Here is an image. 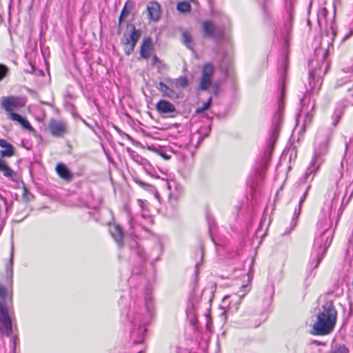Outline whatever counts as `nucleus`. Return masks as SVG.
Segmentation results:
<instances>
[{"label": "nucleus", "instance_id": "680f3d73", "mask_svg": "<svg viewBox=\"0 0 353 353\" xmlns=\"http://www.w3.org/2000/svg\"><path fill=\"white\" fill-rule=\"evenodd\" d=\"M201 253H202V255L203 254V248H201Z\"/></svg>", "mask_w": 353, "mask_h": 353}, {"label": "nucleus", "instance_id": "c9c22d12", "mask_svg": "<svg viewBox=\"0 0 353 353\" xmlns=\"http://www.w3.org/2000/svg\"><path fill=\"white\" fill-rule=\"evenodd\" d=\"M151 65L160 70L162 66V63L157 55H154L152 58Z\"/></svg>", "mask_w": 353, "mask_h": 353}, {"label": "nucleus", "instance_id": "6e6552de", "mask_svg": "<svg viewBox=\"0 0 353 353\" xmlns=\"http://www.w3.org/2000/svg\"><path fill=\"white\" fill-rule=\"evenodd\" d=\"M12 332L11 316L5 303L0 301V332L9 336L12 334Z\"/></svg>", "mask_w": 353, "mask_h": 353}, {"label": "nucleus", "instance_id": "f704fd0d", "mask_svg": "<svg viewBox=\"0 0 353 353\" xmlns=\"http://www.w3.org/2000/svg\"><path fill=\"white\" fill-rule=\"evenodd\" d=\"M349 350L345 347V345H341L336 346L330 353H348Z\"/></svg>", "mask_w": 353, "mask_h": 353}, {"label": "nucleus", "instance_id": "f257e3e1", "mask_svg": "<svg viewBox=\"0 0 353 353\" xmlns=\"http://www.w3.org/2000/svg\"><path fill=\"white\" fill-rule=\"evenodd\" d=\"M159 260V256L155 258L151 263V273L147 272L145 279L147 284L143 288L135 285L131 288L130 294L132 297H134V303L138 301V294H141L144 296V308L145 312L144 314L137 316V312L130 310L128 314L130 322L134 327L130 333V338L134 344H139L143 342L145 334L147 332L146 324L149 323L153 319L154 315V305L152 296V288L151 282L155 281L156 269L154 267V261Z\"/></svg>", "mask_w": 353, "mask_h": 353}, {"label": "nucleus", "instance_id": "72a5a7b5", "mask_svg": "<svg viewBox=\"0 0 353 353\" xmlns=\"http://www.w3.org/2000/svg\"><path fill=\"white\" fill-rule=\"evenodd\" d=\"M9 72L8 68L3 64H0V81L3 80Z\"/></svg>", "mask_w": 353, "mask_h": 353}, {"label": "nucleus", "instance_id": "de8ad7c7", "mask_svg": "<svg viewBox=\"0 0 353 353\" xmlns=\"http://www.w3.org/2000/svg\"><path fill=\"white\" fill-rule=\"evenodd\" d=\"M294 0H285L287 9L289 10L292 8Z\"/></svg>", "mask_w": 353, "mask_h": 353}, {"label": "nucleus", "instance_id": "4c0bfd02", "mask_svg": "<svg viewBox=\"0 0 353 353\" xmlns=\"http://www.w3.org/2000/svg\"><path fill=\"white\" fill-rule=\"evenodd\" d=\"M189 81L186 77L181 76L178 78V85L183 88H185L188 85Z\"/></svg>", "mask_w": 353, "mask_h": 353}, {"label": "nucleus", "instance_id": "774afa93", "mask_svg": "<svg viewBox=\"0 0 353 353\" xmlns=\"http://www.w3.org/2000/svg\"><path fill=\"white\" fill-rule=\"evenodd\" d=\"M314 343H316V344H320V343H319V342L316 341H315Z\"/></svg>", "mask_w": 353, "mask_h": 353}, {"label": "nucleus", "instance_id": "ddd939ff", "mask_svg": "<svg viewBox=\"0 0 353 353\" xmlns=\"http://www.w3.org/2000/svg\"><path fill=\"white\" fill-rule=\"evenodd\" d=\"M48 128L51 134L56 137H61L68 132L65 122L60 120H50L48 123Z\"/></svg>", "mask_w": 353, "mask_h": 353}, {"label": "nucleus", "instance_id": "1a4fd4ad", "mask_svg": "<svg viewBox=\"0 0 353 353\" xmlns=\"http://www.w3.org/2000/svg\"><path fill=\"white\" fill-rule=\"evenodd\" d=\"M331 221L322 219L317 223L319 230V236L315 239L319 243H331L333 239L334 231L330 229Z\"/></svg>", "mask_w": 353, "mask_h": 353}, {"label": "nucleus", "instance_id": "b1692460", "mask_svg": "<svg viewBox=\"0 0 353 353\" xmlns=\"http://www.w3.org/2000/svg\"><path fill=\"white\" fill-rule=\"evenodd\" d=\"M56 171L61 178H62L66 181H70L72 178V175L70 171L63 163L57 164V165L56 167Z\"/></svg>", "mask_w": 353, "mask_h": 353}, {"label": "nucleus", "instance_id": "864d4df0", "mask_svg": "<svg viewBox=\"0 0 353 353\" xmlns=\"http://www.w3.org/2000/svg\"><path fill=\"white\" fill-rule=\"evenodd\" d=\"M316 92V90H314V92H310V89L307 91V93H306V95H305V97H307V95L308 94H314V92Z\"/></svg>", "mask_w": 353, "mask_h": 353}, {"label": "nucleus", "instance_id": "e2e57ef3", "mask_svg": "<svg viewBox=\"0 0 353 353\" xmlns=\"http://www.w3.org/2000/svg\"><path fill=\"white\" fill-rule=\"evenodd\" d=\"M132 220L130 221V224L131 225V228L132 227Z\"/></svg>", "mask_w": 353, "mask_h": 353}, {"label": "nucleus", "instance_id": "79ce46f5", "mask_svg": "<svg viewBox=\"0 0 353 353\" xmlns=\"http://www.w3.org/2000/svg\"><path fill=\"white\" fill-rule=\"evenodd\" d=\"M165 83H167L168 85H169L170 87L172 88L173 90L175 88V87L176 86V83L174 81V80H171V79H165Z\"/></svg>", "mask_w": 353, "mask_h": 353}, {"label": "nucleus", "instance_id": "f03ea898", "mask_svg": "<svg viewBox=\"0 0 353 353\" xmlns=\"http://www.w3.org/2000/svg\"><path fill=\"white\" fill-rule=\"evenodd\" d=\"M284 72L282 74L281 82L279 86L278 97V109L274 114L272 121V128L270 139L268 141L267 148L264 151L263 155L257 160L256 165L254 168L253 176L250 175L247 183L253 188L262 181L266 163L270 157L272 150H273L274 142L279 132L280 124L282 120L283 111L284 108Z\"/></svg>", "mask_w": 353, "mask_h": 353}, {"label": "nucleus", "instance_id": "8fccbe9b", "mask_svg": "<svg viewBox=\"0 0 353 353\" xmlns=\"http://www.w3.org/2000/svg\"><path fill=\"white\" fill-rule=\"evenodd\" d=\"M160 155L165 159H169L170 158V156L167 154L163 150H161Z\"/></svg>", "mask_w": 353, "mask_h": 353}, {"label": "nucleus", "instance_id": "7ed1b4c3", "mask_svg": "<svg viewBox=\"0 0 353 353\" xmlns=\"http://www.w3.org/2000/svg\"><path fill=\"white\" fill-rule=\"evenodd\" d=\"M323 311L316 316L310 333L313 335H327L332 332L336 322L337 312L332 301H327L322 306Z\"/></svg>", "mask_w": 353, "mask_h": 353}, {"label": "nucleus", "instance_id": "09e8293b", "mask_svg": "<svg viewBox=\"0 0 353 353\" xmlns=\"http://www.w3.org/2000/svg\"><path fill=\"white\" fill-rule=\"evenodd\" d=\"M312 115L307 112L306 116H305V121H304V125H305L307 122L310 123L311 119H312Z\"/></svg>", "mask_w": 353, "mask_h": 353}, {"label": "nucleus", "instance_id": "a18cd8bd", "mask_svg": "<svg viewBox=\"0 0 353 353\" xmlns=\"http://www.w3.org/2000/svg\"><path fill=\"white\" fill-rule=\"evenodd\" d=\"M194 134H196V137H197V144L199 143L203 139V137H205L207 136V134H205L203 137L201 136V132L197 131Z\"/></svg>", "mask_w": 353, "mask_h": 353}, {"label": "nucleus", "instance_id": "ea45409f", "mask_svg": "<svg viewBox=\"0 0 353 353\" xmlns=\"http://www.w3.org/2000/svg\"><path fill=\"white\" fill-rule=\"evenodd\" d=\"M172 183H173V185H174V188H176V183L174 180L172 181ZM165 186L167 187L168 190H170L172 187V185L171 184V182L168 181V180H166L165 181Z\"/></svg>", "mask_w": 353, "mask_h": 353}, {"label": "nucleus", "instance_id": "393cba45", "mask_svg": "<svg viewBox=\"0 0 353 353\" xmlns=\"http://www.w3.org/2000/svg\"><path fill=\"white\" fill-rule=\"evenodd\" d=\"M134 6V3L131 1H127L121 12L120 16L119 17V26H121L122 22L125 20V17L130 14L132 8Z\"/></svg>", "mask_w": 353, "mask_h": 353}, {"label": "nucleus", "instance_id": "473e14b6", "mask_svg": "<svg viewBox=\"0 0 353 353\" xmlns=\"http://www.w3.org/2000/svg\"><path fill=\"white\" fill-rule=\"evenodd\" d=\"M212 97H210L208 99V100L205 103H204L201 107L198 108L196 110V113L200 114V113L203 112L207 109H208L212 104Z\"/></svg>", "mask_w": 353, "mask_h": 353}, {"label": "nucleus", "instance_id": "0e129e2a", "mask_svg": "<svg viewBox=\"0 0 353 353\" xmlns=\"http://www.w3.org/2000/svg\"><path fill=\"white\" fill-rule=\"evenodd\" d=\"M123 244H119V248H122V247H123Z\"/></svg>", "mask_w": 353, "mask_h": 353}, {"label": "nucleus", "instance_id": "dca6fc26", "mask_svg": "<svg viewBox=\"0 0 353 353\" xmlns=\"http://www.w3.org/2000/svg\"><path fill=\"white\" fill-rule=\"evenodd\" d=\"M108 229L113 239L117 243H122L124 239V233L121 227L114 223L109 224Z\"/></svg>", "mask_w": 353, "mask_h": 353}, {"label": "nucleus", "instance_id": "c756f323", "mask_svg": "<svg viewBox=\"0 0 353 353\" xmlns=\"http://www.w3.org/2000/svg\"><path fill=\"white\" fill-rule=\"evenodd\" d=\"M157 88L163 94L164 96L171 97L174 94L173 88L164 82H160Z\"/></svg>", "mask_w": 353, "mask_h": 353}, {"label": "nucleus", "instance_id": "cd10ccee", "mask_svg": "<svg viewBox=\"0 0 353 353\" xmlns=\"http://www.w3.org/2000/svg\"><path fill=\"white\" fill-rule=\"evenodd\" d=\"M328 246H322L321 245H319L316 248H315L316 251V263L315 265V268H317L321 263V260L324 257V254H325Z\"/></svg>", "mask_w": 353, "mask_h": 353}, {"label": "nucleus", "instance_id": "603ef678", "mask_svg": "<svg viewBox=\"0 0 353 353\" xmlns=\"http://www.w3.org/2000/svg\"><path fill=\"white\" fill-rule=\"evenodd\" d=\"M200 265V263H197L196 265H195V274H197L199 273L198 272V268Z\"/></svg>", "mask_w": 353, "mask_h": 353}, {"label": "nucleus", "instance_id": "f8f14e48", "mask_svg": "<svg viewBox=\"0 0 353 353\" xmlns=\"http://www.w3.org/2000/svg\"><path fill=\"white\" fill-rule=\"evenodd\" d=\"M214 72V67L211 63H206L203 65L199 83L201 90H208L212 83V77Z\"/></svg>", "mask_w": 353, "mask_h": 353}, {"label": "nucleus", "instance_id": "e433bc0d", "mask_svg": "<svg viewBox=\"0 0 353 353\" xmlns=\"http://www.w3.org/2000/svg\"><path fill=\"white\" fill-rule=\"evenodd\" d=\"M328 14V11L327 8H322L320 9V10L318 12V21L320 22L321 19H325L327 17V15Z\"/></svg>", "mask_w": 353, "mask_h": 353}, {"label": "nucleus", "instance_id": "338daca9", "mask_svg": "<svg viewBox=\"0 0 353 353\" xmlns=\"http://www.w3.org/2000/svg\"><path fill=\"white\" fill-rule=\"evenodd\" d=\"M207 130H208V132H210V126H209Z\"/></svg>", "mask_w": 353, "mask_h": 353}, {"label": "nucleus", "instance_id": "0eeeda50", "mask_svg": "<svg viewBox=\"0 0 353 353\" xmlns=\"http://www.w3.org/2000/svg\"><path fill=\"white\" fill-rule=\"evenodd\" d=\"M12 332L11 316L5 303L0 301V332L9 336L12 334Z\"/></svg>", "mask_w": 353, "mask_h": 353}, {"label": "nucleus", "instance_id": "a19ab883", "mask_svg": "<svg viewBox=\"0 0 353 353\" xmlns=\"http://www.w3.org/2000/svg\"><path fill=\"white\" fill-rule=\"evenodd\" d=\"M6 296V289L0 285V298L2 301H4Z\"/></svg>", "mask_w": 353, "mask_h": 353}, {"label": "nucleus", "instance_id": "4468645a", "mask_svg": "<svg viewBox=\"0 0 353 353\" xmlns=\"http://www.w3.org/2000/svg\"><path fill=\"white\" fill-rule=\"evenodd\" d=\"M157 112L163 117H173L176 111L175 106L166 100H160L156 105Z\"/></svg>", "mask_w": 353, "mask_h": 353}, {"label": "nucleus", "instance_id": "f3484780", "mask_svg": "<svg viewBox=\"0 0 353 353\" xmlns=\"http://www.w3.org/2000/svg\"><path fill=\"white\" fill-rule=\"evenodd\" d=\"M180 41L188 49L194 51L195 43L192 34L190 31L182 30Z\"/></svg>", "mask_w": 353, "mask_h": 353}, {"label": "nucleus", "instance_id": "13d9d810", "mask_svg": "<svg viewBox=\"0 0 353 353\" xmlns=\"http://www.w3.org/2000/svg\"><path fill=\"white\" fill-rule=\"evenodd\" d=\"M161 249V246L160 245H159L157 247V250H160Z\"/></svg>", "mask_w": 353, "mask_h": 353}, {"label": "nucleus", "instance_id": "aec40b11", "mask_svg": "<svg viewBox=\"0 0 353 353\" xmlns=\"http://www.w3.org/2000/svg\"><path fill=\"white\" fill-rule=\"evenodd\" d=\"M0 147L4 150H0V156L2 157H11L14 154V146L5 139H0Z\"/></svg>", "mask_w": 353, "mask_h": 353}, {"label": "nucleus", "instance_id": "2f4dec72", "mask_svg": "<svg viewBox=\"0 0 353 353\" xmlns=\"http://www.w3.org/2000/svg\"><path fill=\"white\" fill-rule=\"evenodd\" d=\"M191 10V6L189 2L183 1L178 2V11L181 12H188Z\"/></svg>", "mask_w": 353, "mask_h": 353}, {"label": "nucleus", "instance_id": "052dcab7", "mask_svg": "<svg viewBox=\"0 0 353 353\" xmlns=\"http://www.w3.org/2000/svg\"><path fill=\"white\" fill-rule=\"evenodd\" d=\"M305 100V99H302L301 100V104H303V103H304Z\"/></svg>", "mask_w": 353, "mask_h": 353}, {"label": "nucleus", "instance_id": "4be33fe9", "mask_svg": "<svg viewBox=\"0 0 353 353\" xmlns=\"http://www.w3.org/2000/svg\"><path fill=\"white\" fill-rule=\"evenodd\" d=\"M310 188V185H308L305 191L304 192L303 194L300 198V200H299V208H298V210L295 209L293 217L292 219V221H291V228L292 229H293L296 226V219H297V218L299 217V216L300 214V212H301V210L302 204L305 201V199L307 197V192H308Z\"/></svg>", "mask_w": 353, "mask_h": 353}, {"label": "nucleus", "instance_id": "bb28decb", "mask_svg": "<svg viewBox=\"0 0 353 353\" xmlns=\"http://www.w3.org/2000/svg\"><path fill=\"white\" fill-rule=\"evenodd\" d=\"M196 134L190 135L188 132L180 137L179 142H178V146L179 148H187L188 145L194 141Z\"/></svg>", "mask_w": 353, "mask_h": 353}, {"label": "nucleus", "instance_id": "3c124183", "mask_svg": "<svg viewBox=\"0 0 353 353\" xmlns=\"http://www.w3.org/2000/svg\"><path fill=\"white\" fill-rule=\"evenodd\" d=\"M129 235L132 241H136L139 239H137V236L134 235L132 232H130Z\"/></svg>", "mask_w": 353, "mask_h": 353}, {"label": "nucleus", "instance_id": "69168bd1", "mask_svg": "<svg viewBox=\"0 0 353 353\" xmlns=\"http://www.w3.org/2000/svg\"><path fill=\"white\" fill-rule=\"evenodd\" d=\"M137 353H143V350H139Z\"/></svg>", "mask_w": 353, "mask_h": 353}, {"label": "nucleus", "instance_id": "c03bdc74", "mask_svg": "<svg viewBox=\"0 0 353 353\" xmlns=\"http://www.w3.org/2000/svg\"><path fill=\"white\" fill-rule=\"evenodd\" d=\"M194 134H196V137H197V144L199 143L203 139V137H205L207 136V134H205L203 137L201 136V132L197 131Z\"/></svg>", "mask_w": 353, "mask_h": 353}, {"label": "nucleus", "instance_id": "6ab92c4d", "mask_svg": "<svg viewBox=\"0 0 353 353\" xmlns=\"http://www.w3.org/2000/svg\"><path fill=\"white\" fill-rule=\"evenodd\" d=\"M8 118L12 121H17L24 129H26L30 132L34 131V128L26 117H23L17 113L10 112V114H8Z\"/></svg>", "mask_w": 353, "mask_h": 353}, {"label": "nucleus", "instance_id": "a878e982", "mask_svg": "<svg viewBox=\"0 0 353 353\" xmlns=\"http://www.w3.org/2000/svg\"><path fill=\"white\" fill-rule=\"evenodd\" d=\"M317 156V153L315 152L310 163V165L307 167L306 172L305 173V179L308 178L311 174H312L319 169L321 163H319L318 165H316L318 158Z\"/></svg>", "mask_w": 353, "mask_h": 353}, {"label": "nucleus", "instance_id": "39448f33", "mask_svg": "<svg viewBox=\"0 0 353 353\" xmlns=\"http://www.w3.org/2000/svg\"><path fill=\"white\" fill-rule=\"evenodd\" d=\"M130 251L132 254H135L140 259V265L137 267H134L132 269V276L129 279L130 285H132L134 281L137 279V276H139L143 268V265L146 262L148 255L145 253L143 248L140 244H134L130 247Z\"/></svg>", "mask_w": 353, "mask_h": 353}, {"label": "nucleus", "instance_id": "6e6d98bb", "mask_svg": "<svg viewBox=\"0 0 353 353\" xmlns=\"http://www.w3.org/2000/svg\"><path fill=\"white\" fill-rule=\"evenodd\" d=\"M136 182L139 184L141 186H143L144 185V183L143 182H141V181H139V180H136Z\"/></svg>", "mask_w": 353, "mask_h": 353}, {"label": "nucleus", "instance_id": "58836bf2", "mask_svg": "<svg viewBox=\"0 0 353 353\" xmlns=\"http://www.w3.org/2000/svg\"><path fill=\"white\" fill-rule=\"evenodd\" d=\"M19 339L17 336H13L11 338V343H12V352L15 353L16 352V347L17 343H19Z\"/></svg>", "mask_w": 353, "mask_h": 353}, {"label": "nucleus", "instance_id": "2eb2a0df", "mask_svg": "<svg viewBox=\"0 0 353 353\" xmlns=\"http://www.w3.org/2000/svg\"><path fill=\"white\" fill-rule=\"evenodd\" d=\"M148 16L150 21L157 22L161 18V6L157 1H150L147 5Z\"/></svg>", "mask_w": 353, "mask_h": 353}, {"label": "nucleus", "instance_id": "423d86ee", "mask_svg": "<svg viewBox=\"0 0 353 353\" xmlns=\"http://www.w3.org/2000/svg\"><path fill=\"white\" fill-rule=\"evenodd\" d=\"M324 64V61L321 64L318 63L319 67L313 68V61L309 63V65L311 68L309 72V87H310L311 92H314L316 85H318L316 92L320 90V87L323 82L322 77L325 74L327 70V67H325V70L323 71L322 70V66Z\"/></svg>", "mask_w": 353, "mask_h": 353}, {"label": "nucleus", "instance_id": "20e7f679", "mask_svg": "<svg viewBox=\"0 0 353 353\" xmlns=\"http://www.w3.org/2000/svg\"><path fill=\"white\" fill-rule=\"evenodd\" d=\"M127 30L130 32V34H123V46L125 54L129 56L134 50L136 44L141 37V31L137 30L132 23L127 25Z\"/></svg>", "mask_w": 353, "mask_h": 353}, {"label": "nucleus", "instance_id": "4d7b16f0", "mask_svg": "<svg viewBox=\"0 0 353 353\" xmlns=\"http://www.w3.org/2000/svg\"><path fill=\"white\" fill-rule=\"evenodd\" d=\"M352 34V32H350V33H349L348 34L345 35V36L344 37V38H343V40H345V39H347V38H349Z\"/></svg>", "mask_w": 353, "mask_h": 353}, {"label": "nucleus", "instance_id": "c85d7f7f", "mask_svg": "<svg viewBox=\"0 0 353 353\" xmlns=\"http://www.w3.org/2000/svg\"><path fill=\"white\" fill-rule=\"evenodd\" d=\"M185 312L187 318L190 321V324L194 325L196 322V316L195 313L194 305L193 303H191L190 305H188L185 310Z\"/></svg>", "mask_w": 353, "mask_h": 353}, {"label": "nucleus", "instance_id": "9d476101", "mask_svg": "<svg viewBox=\"0 0 353 353\" xmlns=\"http://www.w3.org/2000/svg\"><path fill=\"white\" fill-rule=\"evenodd\" d=\"M202 32L205 37L220 40L223 37V29L218 26L214 25L210 21H204L202 22Z\"/></svg>", "mask_w": 353, "mask_h": 353}, {"label": "nucleus", "instance_id": "49530a36", "mask_svg": "<svg viewBox=\"0 0 353 353\" xmlns=\"http://www.w3.org/2000/svg\"><path fill=\"white\" fill-rule=\"evenodd\" d=\"M265 234L263 233L262 230H258L256 232V238H258L259 236L261 237V239L259 241V243H261L262 241H263V237L265 236Z\"/></svg>", "mask_w": 353, "mask_h": 353}, {"label": "nucleus", "instance_id": "a211bd4d", "mask_svg": "<svg viewBox=\"0 0 353 353\" xmlns=\"http://www.w3.org/2000/svg\"><path fill=\"white\" fill-rule=\"evenodd\" d=\"M154 49L152 45V40L150 37H148L143 41L140 48V56L141 58L147 59L150 57V53Z\"/></svg>", "mask_w": 353, "mask_h": 353}, {"label": "nucleus", "instance_id": "5701e85b", "mask_svg": "<svg viewBox=\"0 0 353 353\" xmlns=\"http://www.w3.org/2000/svg\"><path fill=\"white\" fill-rule=\"evenodd\" d=\"M0 171H2L3 175L6 177L9 178L10 180L13 181H16L17 174L15 172L11 169L6 163V161L3 159H0Z\"/></svg>", "mask_w": 353, "mask_h": 353}, {"label": "nucleus", "instance_id": "37998d69", "mask_svg": "<svg viewBox=\"0 0 353 353\" xmlns=\"http://www.w3.org/2000/svg\"><path fill=\"white\" fill-rule=\"evenodd\" d=\"M340 119L339 114L334 113L332 116V120H333V125H336L337 123L339 122V120Z\"/></svg>", "mask_w": 353, "mask_h": 353}, {"label": "nucleus", "instance_id": "bf43d9fd", "mask_svg": "<svg viewBox=\"0 0 353 353\" xmlns=\"http://www.w3.org/2000/svg\"><path fill=\"white\" fill-rule=\"evenodd\" d=\"M271 290H272V292L273 293L274 292V285H271Z\"/></svg>", "mask_w": 353, "mask_h": 353}, {"label": "nucleus", "instance_id": "9b49d317", "mask_svg": "<svg viewBox=\"0 0 353 353\" xmlns=\"http://www.w3.org/2000/svg\"><path fill=\"white\" fill-rule=\"evenodd\" d=\"M1 108L10 114V112H13L14 109L24 107L26 100L23 98L14 96L3 97L1 99Z\"/></svg>", "mask_w": 353, "mask_h": 353}, {"label": "nucleus", "instance_id": "7c9ffc66", "mask_svg": "<svg viewBox=\"0 0 353 353\" xmlns=\"http://www.w3.org/2000/svg\"><path fill=\"white\" fill-rule=\"evenodd\" d=\"M206 219L208 224V230L210 236H212V233L216 228V224L214 218L210 214L207 213Z\"/></svg>", "mask_w": 353, "mask_h": 353}, {"label": "nucleus", "instance_id": "412c9836", "mask_svg": "<svg viewBox=\"0 0 353 353\" xmlns=\"http://www.w3.org/2000/svg\"><path fill=\"white\" fill-rule=\"evenodd\" d=\"M13 254L14 245L12 244L10 249V258L9 263L6 266V279L8 281L10 288H12L13 283Z\"/></svg>", "mask_w": 353, "mask_h": 353}, {"label": "nucleus", "instance_id": "5fc2aeb1", "mask_svg": "<svg viewBox=\"0 0 353 353\" xmlns=\"http://www.w3.org/2000/svg\"><path fill=\"white\" fill-rule=\"evenodd\" d=\"M316 92V90H314V92H310V89L307 91V93H306V95H305V97H307V95L308 94H314V92Z\"/></svg>", "mask_w": 353, "mask_h": 353}]
</instances>
